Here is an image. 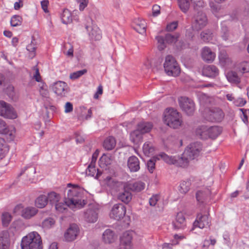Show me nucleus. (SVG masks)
Instances as JSON below:
<instances>
[{
	"instance_id": "obj_37",
	"label": "nucleus",
	"mask_w": 249,
	"mask_h": 249,
	"mask_svg": "<svg viewBox=\"0 0 249 249\" xmlns=\"http://www.w3.org/2000/svg\"><path fill=\"white\" fill-rule=\"evenodd\" d=\"M179 34L176 33L174 35L167 33L165 35V40L167 44H171L177 42L179 37Z\"/></svg>"
},
{
	"instance_id": "obj_50",
	"label": "nucleus",
	"mask_w": 249,
	"mask_h": 249,
	"mask_svg": "<svg viewBox=\"0 0 249 249\" xmlns=\"http://www.w3.org/2000/svg\"><path fill=\"white\" fill-rule=\"evenodd\" d=\"M98 210L95 208L88 209L85 212L87 218H97Z\"/></svg>"
},
{
	"instance_id": "obj_44",
	"label": "nucleus",
	"mask_w": 249,
	"mask_h": 249,
	"mask_svg": "<svg viewBox=\"0 0 249 249\" xmlns=\"http://www.w3.org/2000/svg\"><path fill=\"white\" fill-rule=\"evenodd\" d=\"M22 22V18L19 15L13 16L10 20V24L12 26L17 27L21 24Z\"/></svg>"
},
{
	"instance_id": "obj_46",
	"label": "nucleus",
	"mask_w": 249,
	"mask_h": 249,
	"mask_svg": "<svg viewBox=\"0 0 249 249\" xmlns=\"http://www.w3.org/2000/svg\"><path fill=\"white\" fill-rule=\"evenodd\" d=\"M156 39L158 41V47L159 50L160 51L164 50L166 47V43L165 40V36L163 37L161 36H158L156 37Z\"/></svg>"
},
{
	"instance_id": "obj_16",
	"label": "nucleus",
	"mask_w": 249,
	"mask_h": 249,
	"mask_svg": "<svg viewBox=\"0 0 249 249\" xmlns=\"http://www.w3.org/2000/svg\"><path fill=\"white\" fill-rule=\"evenodd\" d=\"M140 162L139 159L135 156H131L127 161V166L131 172H136L140 169Z\"/></svg>"
},
{
	"instance_id": "obj_51",
	"label": "nucleus",
	"mask_w": 249,
	"mask_h": 249,
	"mask_svg": "<svg viewBox=\"0 0 249 249\" xmlns=\"http://www.w3.org/2000/svg\"><path fill=\"white\" fill-rule=\"evenodd\" d=\"M210 215L208 209L206 207H203L200 212L197 213L196 218H208Z\"/></svg>"
},
{
	"instance_id": "obj_23",
	"label": "nucleus",
	"mask_w": 249,
	"mask_h": 249,
	"mask_svg": "<svg viewBox=\"0 0 249 249\" xmlns=\"http://www.w3.org/2000/svg\"><path fill=\"white\" fill-rule=\"evenodd\" d=\"M143 134L137 129L130 133V140L134 144L138 145L142 141Z\"/></svg>"
},
{
	"instance_id": "obj_21",
	"label": "nucleus",
	"mask_w": 249,
	"mask_h": 249,
	"mask_svg": "<svg viewBox=\"0 0 249 249\" xmlns=\"http://www.w3.org/2000/svg\"><path fill=\"white\" fill-rule=\"evenodd\" d=\"M127 190L133 192H140L145 188V183L141 181L129 183L125 184Z\"/></svg>"
},
{
	"instance_id": "obj_24",
	"label": "nucleus",
	"mask_w": 249,
	"mask_h": 249,
	"mask_svg": "<svg viewBox=\"0 0 249 249\" xmlns=\"http://www.w3.org/2000/svg\"><path fill=\"white\" fill-rule=\"evenodd\" d=\"M153 127V124L148 122H142L138 124L137 128L143 135L150 131Z\"/></svg>"
},
{
	"instance_id": "obj_14",
	"label": "nucleus",
	"mask_w": 249,
	"mask_h": 249,
	"mask_svg": "<svg viewBox=\"0 0 249 249\" xmlns=\"http://www.w3.org/2000/svg\"><path fill=\"white\" fill-rule=\"evenodd\" d=\"M134 232L128 231L124 232L120 237V244L124 247L125 249H130L132 246V240Z\"/></svg>"
},
{
	"instance_id": "obj_36",
	"label": "nucleus",
	"mask_w": 249,
	"mask_h": 249,
	"mask_svg": "<svg viewBox=\"0 0 249 249\" xmlns=\"http://www.w3.org/2000/svg\"><path fill=\"white\" fill-rule=\"evenodd\" d=\"M227 77L228 81L231 83L238 84L241 82L240 77L235 71H231L228 72Z\"/></svg>"
},
{
	"instance_id": "obj_27",
	"label": "nucleus",
	"mask_w": 249,
	"mask_h": 249,
	"mask_svg": "<svg viewBox=\"0 0 249 249\" xmlns=\"http://www.w3.org/2000/svg\"><path fill=\"white\" fill-rule=\"evenodd\" d=\"M103 239L105 243L110 244L114 242V232L110 229L106 230L103 234Z\"/></svg>"
},
{
	"instance_id": "obj_63",
	"label": "nucleus",
	"mask_w": 249,
	"mask_h": 249,
	"mask_svg": "<svg viewBox=\"0 0 249 249\" xmlns=\"http://www.w3.org/2000/svg\"><path fill=\"white\" fill-rule=\"evenodd\" d=\"M159 196L158 195L153 196L149 200V203L150 206H154L157 203L159 200Z\"/></svg>"
},
{
	"instance_id": "obj_43",
	"label": "nucleus",
	"mask_w": 249,
	"mask_h": 249,
	"mask_svg": "<svg viewBox=\"0 0 249 249\" xmlns=\"http://www.w3.org/2000/svg\"><path fill=\"white\" fill-rule=\"evenodd\" d=\"M178 3L180 10L184 13H186L189 10L190 3L188 0H178Z\"/></svg>"
},
{
	"instance_id": "obj_19",
	"label": "nucleus",
	"mask_w": 249,
	"mask_h": 249,
	"mask_svg": "<svg viewBox=\"0 0 249 249\" xmlns=\"http://www.w3.org/2000/svg\"><path fill=\"white\" fill-rule=\"evenodd\" d=\"M203 75L208 77L214 78L219 74V70L214 65H209L204 67L202 70Z\"/></svg>"
},
{
	"instance_id": "obj_10",
	"label": "nucleus",
	"mask_w": 249,
	"mask_h": 249,
	"mask_svg": "<svg viewBox=\"0 0 249 249\" xmlns=\"http://www.w3.org/2000/svg\"><path fill=\"white\" fill-rule=\"evenodd\" d=\"M0 115L8 119H15L17 117L13 107L3 101H0Z\"/></svg>"
},
{
	"instance_id": "obj_22",
	"label": "nucleus",
	"mask_w": 249,
	"mask_h": 249,
	"mask_svg": "<svg viewBox=\"0 0 249 249\" xmlns=\"http://www.w3.org/2000/svg\"><path fill=\"white\" fill-rule=\"evenodd\" d=\"M201 56L204 61L211 62L214 59L215 55V53L211 51L210 48L205 47L202 50Z\"/></svg>"
},
{
	"instance_id": "obj_17",
	"label": "nucleus",
	"mask_w": 249,
	"mask_h": 249,
	"mask_svg": "<svg viewBox=\"0 0 249 249\" xmlns=\"http://www.w3.org/2000/svg\"><path fill=\"white\" fill-rule=\"evenodd\" d=\"M132 26L133 28L139 34H143L146 32V22L142 19L140 18L135 19Z\"/></svg>"
},
{
	"instance_id": "obj_15",
	"label": "nucleus",
	"mask_w": 249,
	"mask_h": 249,
	"mask_svg": "<svg viewBox=\"0 0 249 249\" xmlns=\"http://www.w3.org/2000/svg\"><path fill=\"white\" fill-rule=\"evenodd\" d=\"M126 213V207L121 203L115 204L111 210V214L116 218H124Z\"/></svg>"
},
{
	"instance_id": "obj_45",
	"label": "nucleus",
	"mask_w": 249,
	"mask_h": 249,
	"mask_svg": "<svg viewBox=\"0 0 249 249\" xmlns=\"http://www.w3.org/2000/svg\"><path fill=\"white\" fill-rule=\"evenodd\" d=\"M34 41H35V39L33 38L31 43L26 46V49L30 53V56L32 58H33L36 55V44L34 43Z\"/></svg>"
},
{
	"instance_id": "obj_6",
	"label": "nucleus",
	"mask_w": 249,
	"mask_h": 249,
	"mask_svg": "<svg viewBox=\"0 0 249 249\" xmlns=\"http://www.w3.org/2000/svg\"><path fill=\"white\" fill-rule=\"evenodd\" d=\"M207 23L208 18L206 14L199 10L193 17L192 27L194 30L198 31L204 28Z\"/></svg>"
},
{
	"instance_id": "obj_29",
	"label": "nucleus",
	"mask_w": 249,
	"mask_h": 249,
	"mask_svg": "<svg viewBox=\"0 0 249 249\" xmlns=\"http://www.w3.org/2000/svg\"><path fill=\"white\" fill-rule=\"evenodd\" d=\"M116 142L114 137L109 136L103 142V147L107 150L113 149L116 146Z\"/></svg>"
},
{
	"instance_id": "obj_20",
	"label": "nucleus",
	"mask_w": 249,
	"mask_h": 249,
	"mask_svg": "<svg viewBox=\"0 0 249 249\" xmlns=\"http://www.w3.org/2000/svg\"><path fill=\"white\" fill-rule=\"evenodd\" d=\"M10 236L7 231H2L0 234V249H9Z\"/></svg>"
},
{
	"instance_id": "obj_53",
	"label": "nucleus",
	"mask_w": 249,
	"mask_h": 249,
	"mask_svg": "<svg viewBox=\"0 0 249 249\" xmlns=\"http://www.w3.org/2000/svg\"><path fill=\"white\" fill-rule=\"evenodd\" d=\"M205 226V222L203 219H196V220L193 223V228L192 230H194L196 228L203 229Z\"/></svg>"
},
{
	"instance_id": "obj_57",
	"label": "nucleus",
	"mask_w": 249,
	"mask_h": 249,
	"mask_svg": "<svg viewBox=\"0 0 249 249\" xmlns=\"http://www.w3.org/2000/svg\"><path fill=\"white\" fill-rule=\"evenodd\" d=\"M239 69L243 73L249 72V61H243L240 64Z\"/></svg>"
},
{
	"instance_id": "obj_7",
	"label": "nucleus",
	"mask_w": 249,
	"mask_h": 249,
	"mask_svg": "<svg viewBox=\"0 0 249 249\" xmlns=\"http://www.w3.org/2000/svg\"><path fill=\"white\" fill-rule=\"evenodd\" d=\"M202 149V145L200 142H195L190 144L185 149L184 155L190 160L195 159L199 155Z\"/></svg>"
},
{
	"instance_id": "obj_2",
	"label": "nucleus",
	"mask_w": 249,
	"mask_h": 249,
	"mask_svg": "<svg viewBox=\"0 0 249 249\" xmlns=\"http://www.w3.org/2000/svg\"><path fill=\"white\" fill-rule=\"evenodd\" d=\"M21 247V249H43L40 235L36 231L29 233L22 238Z\"/></svg>"
},
{
	"instance_id": "obj_64",
	"label": "nucleus",
	"mask_w": 249,
	"mask_h": 249,
	"mask_svg": "<svg viewBox=\"0 0 249 249\" xmlns=\"http://www.w3.org/2000/svg\"><path fill=\"white\" fill-rule=\"evenodd\" d=\"M211 8L212 12L216 14L218 13L221 9V6L217 4L213 3L211 4Z\"/></svg>"
},
{
	"instance_id": "obj_59",
	"label": "nucleus",
	"mask_w": 249,
	"mask_h": 249,
	"mask_svg": "<svg viewBox=\"0 0 249 249\" xmlns=\"http://www.w3.org/2000/svg\"><path fill=\"white\" fill-rule=\"evenodd\" d=\"M178 26V21H174L168 24L166 27V30L168 32H172L176 30Z\"/></svg>"
},
{
	"instance_id": "obj_5",
	"label": "nucleus",
	"mask_w": 249,
	"mask_h": 249,
	"mask_svg": "<svg viewBox=\"0 0 249 249\" xmlns=\"http://www.w3.org/2000/svg\"><path fill=\"white\" fill-rule=\"evenodd\" d=\"M160 156L168 164L182 168H186L189 165L190 160L184 155V153L181 156H169L164 153L160 154Z\"/></svg>"
},
{
	"instance_id": "obj_30",
	"label": "nucleus",
	"mask_w": 249,
	"mask_h": 249,
	"mask_svg": "<svg viewBox=\"0 0 249 249\" xmlns=\"http://www.w3.org/2000/svg\"><path fill=\"white\" fill-rule=\"evenodd\" d=\"M222 132V128L217 126L208 127L209 138L212 139H216Z\"/></svg>"
},
{
	"instance_id": "obj_52",
	"label": "nucleus",
	"mask_w": 249,
	"mask_h": 249,
	"mask_svg": "<svg viewBox=\"0 0 249 249\" xmlns=\"http://www.w3.org/2000/svg\"><path fill=\"white\" fill-rule=\"evenodd\" d=\"M96 172V169L95 168V164L90 163L86 170L87 175L91 177H94Z\"/></svg>"
},
{
	"instance_id": "obj_32",
	"label": "nucleus",
	"mask_w": 249,
	"mask_h": 249,
	"mask_svg": "<svg viewBox=\"0 0 249 249\" xmlns=\"http://www.w3.org/2000/svg\"><path fill=\"white\" fill-rule=\"evenodd\" d=\"M47 196L44 195H41L35 200V205L38 208H43L48 204Z\"/></svg>"
},
{
	"instance_id": "obj_35",
	"label": "nucleus",
	"mask_w": 249,
	"mask_h": 249,
	"mask_svg": "<svg viewBox=\"0 0 249 249\" xmlns=\"http://www.w3.org/2000/svg\"><path fill=\"white\" fill-rule=\"evenodd\" d=\"M61 18L62 22L64 24H67L72 21L71 12L68 9L63 10Z\"/></svg>"
},
{
	"instance_id": "obj_31",
	"label": "nucleus",
	"mask_w": 249,
	"mask_h": 249,
	"mask_svg": "<svg viewBox=\"0 0 249 249\" xmlns=\"http://www.w3.org/2000/svg\"><path fill=\"white\" fill-rule=\"evenodd\" d=\"M24 227V224L22 221L20 219H17L12 223L10 229L14 233L23 230Z\"/></svg>"
},
{
	"instance_id": "obj_56",
	"label": "nucleus",
	"mask_w": 249,
	"mask_h": 249,
	"mask_svg": "<svg viewBox=\"0 0 249 249\" xmlns=\"http://www.w3.org/2000/svg\"><path fill=\"white\" fill-rule=\"evenodd\" d=\"M54 205L56 210L59 213H63L66 209H67V207L68 206L65 202V203H63L62 202H59V201L56 203Z\"/></svg>"
},
{
	"instance_id": "obj_58",
	"label": "nucleus",
	"mask_w": 249,
	"mask_h": 249,
	"mask_svg": "<svg viewBox=\"0 0 249 249\" xmlns=\"http://www.w3.org/2000/svg\"><path fill=\"white\" fill-rule=\"evenodd\" d=\"M247 103L245 99L241 97L235 98L233 101V104L236 107H243Z\"/></svg>"
},
{
	"instance_id": "obj_61",
	"label": "nucleus",
	"mask_w": 249,
	"mask_h": 249,
	"mask_svg": "<svg viewBox=\"0 0 249 249\" xmlns=\"http://www.w3.org/2000/svg\"><path fill=\"white\" fill-rule=\"evenodd\" d=\"M193 29H188L186 30L185 36L186 38L190 40H192L194 37Z\"/></svg>"
},
{
	"instance_id": "obj_4",
	"label": "nucleus",
	"mask_w": 249,
	"mask_h": 249,
	"mask_svg": "<svg viewBox=\"0 0 249 249\" xmlns=\"http://www.w3.org/2000/svg\"><path fill=\"white\" fill-rule=\"evenodd\" d=\"M166 73L169 76H178L180 73L179 66L175 58L171 55L165 57L163 64Z\"/></svg>"
},
{
	"instance_id": "obj_33",
	"label": "nucleus",
	"mask_w": 249,
	"mask_h": 249,
	"mask_svg": "<svg viewBox=\"0 0 249 249\" xmlns=\"http://www.w3.org/2000/svg\"><path fill=\"white\" fill-rule=\"evenodd\" d=\"M38 212V210L34 207H27L25 208L23 218H31L34 216Z\"/></svg>"
},
{
	"instance_id": "obj_12",
	"label": "nucleus",
	"mask_w": 249,
	"mask_h": 249,
	"mask_svg": "<svg viewBox=\"0 0 249 249\" xmlns=\"http://www.w3.org/2000/svg\"><path fill=\"white\" fill-rule=\"evenodd\" d=\"M79 232V229L76 224H71L64 234L65 241L72 242L76 239Z\"/></svg>"
},
{
	"instance_id": "obj_60",
	"label": "nucleus",
	"mask_w": 249,
	"mask_h": 249,
	"mask_svg": "<svg viewBox=\"0 0 249 249\" xmlns=\"http://www.w3.org/2000/svg\"><path fill=\"white\" fill-rule=\"evenodd\" d=\"M240 110L242 112V116H241L242 121L246 124H248V112H249V109H246L244 108H240Z\"/></svg>"
},
{
	"instance_id": "obj_39",
	"label": "nucleus",
	"mask_w": 249,
	"mask_h": 249,
	"mask_svg": "<svg viewBox=\"0 0 249 249\" xmlns=\"http://www.w3.org/2000/svg\"><path fill=\"white\" fill-rule=\"evenodd\" d=\"M201 38L205 42H208L213 38V33L209 29L202 31L200 34Z\"/></svg>"
},
{
	"instance_id": "obj_38",
	"label": "nucleus",
	"mask_w": 249,
	"mask_h": 249,
	"mask_svg": "<svg viewBox=\"0 0 249 249\" xmlns=\"http://www.w3.org/2000/svg\"><path fill=\"white\" fill-rule=\"evenodd\" d=\"M9 149L3 139H0V160H2L8 152Z\"/></svg>"
},
{
	"instance_id": "obj_41",
	"label": "nucleus",
	"mask_w": 249,
	"mask_h": 249,
	"mask_svg": "<svg viewBox=\"0 0 249 249\" xmlns=\"http://www.w3.org/2000/svg\"><path fill=\"white\" fill-rule=\"evenodd\" d=\"M142 149L144 154L148 155L149 154H152L155 151V147L150 142H147L144 143Z\"/></svg>"
},
{
	"instance_id": "obj_13",
	"label": "nucleus",
	"mask_w": 249,
	"mask_h": 249,
	"mask_svg": "<svg viewBox=\"0 0 249 249\" xmlns=\"http://www.w3.org/2000/svg\"><path fill=\"white\" fill-rule=\"evenodd\" d=\"M52 89L58 96L64 97L68 92V87L66 82L59 81L52 85Z\"/></svg>"
},
{
	"instance_id": "obj_3",
	"label": "nucleus",
	"mask_w": 249,
	"mask_h": 249,
	"mask_svg": "<svg viewBox=\"0 0 249 249\" xmlns=\"http://www.w3.org/2000/svg\"><path fill=\"white\" fill-rule=\"evenodd\" d=\"M166 110L168 111L163 118L164 123L171 128H178L182 123L181 114L172 108Z\"/></svg>"
},
{
	"instance_id": "obj_40",
	"label": "nucleus",
	"mask_w": 249,
	"mask_h": 249,
	"mask_svg": "<svg viewBox=\"0 0 249 249\" xmlns=\"http://www.w3.org/2000/svg\"><path fill=\"white\" fill-rule=\"evenodd\" d=\"M55 223L54 219H44L39 226L44 229H49L53 228Z\"/></svg>"
},
{
	"instance_id": "obj_62",
	"label": "nucleus",
	"mask_w": 249,
	"mask_h": 249,
	"mask_svg": "<svg viewBox=\"0 0 249 249\" xmlns=\"http://www.w3.org/2000/svg\"><path fill=\"white\" fill-rule=\"evenodd\" d=\"M47 87L45 83H43L42 85L40 87V93L42 96L46 97L48 95V91L45 88Z\"/></svg>"
},
{
	"instance_id": "obj_49",
	"label": "nucleus",
	"mask_w": 249,
	"mask_h": 249,
	"mask_svg": "<svg viewBox=\"0 0 249 249\" xmlns=\"http://www.w3.org/2000/svg\"><path fill=\"white\" fill-rule=\"evenodd\" d=\"M230 35V33L228 27L225 25H222L221 36L222 39L225 41H227L229 38Z\"/></svg>"
},
{
	"instance_id": "obj_55",
	"label": "nucleus",
	"mask_w": 249,
	"mask_h": 249,
	"mask_svg": "<svg viewBox=\"0 0 249 249\" xmlns=\"http://www.w3.org/2000/svg\"><path fill=\"white\" fill-rule=\"evenodd\" d=\"M156 162V160L155 158H152L148 160L147 162V167L148 171L152 173L154 171V170L155 168V163Z\"/></svg>"
},
{
	"instance_id": "obj_26",
	"label": "nucleus",
	"mask_w": 249,
	"mask_h": 249,
	"mask_svg": "<svg viewBox=\"0 0 249 249\" xmlns=\"http://www.w3.org/2000/svg\"><path fill=\"white\" fill-rule=\"evenodd\" d=\"M85 28L89 33V36L92 39L98 40L102 38L101 34L99 30H94V29L88 25H85Z\"/></svg>"
},
{
	"instance_id": "obj_54",
	"label": "nucleus",
	"mask_w": 249,
	"mask_h": 249,
	"mask_svg": "<svg viewBox=\"0 0 249 249\" xmlns=\"http://www.w3.org/2000/svg\"><path fill=\"white\" fill-rule=\"evenodd\" d=\"M190 184L189 181H182L180 184V191L183 193H186L190 189Z\"/></svg>"
},
{
	"instance_id": "obj_47",
	"label": "nucleus",
	"mask_w": 249,
	"mask_h": 249,
	"mask_svg": "<svg viewBox=\"0 0 249 249\" xmlns=\"http://www.w3.org/2000/svg\"><path fill=\"white\" fill-rule=\"evenodd\" d=\"M25 208L21 204H18L14 208L13 213L15 216H21L23 217V213Z\"/></svg>"
},
{
	"instance_id": "obj_18",
	"label": "nucleus",
	"mask_w": 249,
	"mask_h": 249,
	"mask_svg": "<svg viewBox=\"0 0 249 249\" xmlns=\"http://www.w3.org/2000/svg\"><path fill=\"white\" fill-rule=\"evenodd\" d=\"M129 190H127L126 185L124 186L123 191L118 195V199L122 202L128 204L132 199V195Z\"/></svg>"
},
{
	"instance_id": "obj_34",
	"label": "nucleus",
	"mask_w": 249,
	"mask_h": 249,
	"mask_svg": "<svg viewBox=\"0 0 249 249\" xmlns=\"http://www.w3.org/2000/svg\"><path fill=\"white\" fill-rule=\"evenodd\" d=\"M47 196L48 202L52 205H54L56 203L58 202L60 199V195L54 192L49 193Z\"/></svg>"
},
{
	"instance_id": "obj_42",
	"label": "nucleus",
	"mask_w": 249,
	"mask_h": 249,
	"mask_svg": "<svg viewBox=\"0 0 249 249\" xmlns=\"http://www.w3.org/2000/svg\"><path fill=\"white\" fill-rule=\"evenodd\" d=\"M185 219H175L172 222L173 228L176 230L183 229L185 226Z\"/></svg>"
},
{
	"instance_id": "obj_11",
	"label": "nucleus",
	"mask_w": 249,
	"mask_h": 249,
	"mask_svg": "<svg viewBox=\"0 0 249 249\" xmlns=\"http://www.w3.org/2000/svg\"><path fill=\"white\" fill-rule=\"evenodd\" d=\"M15 128H9L5 121L0 119V134L4 135L8 142L13 141L15 137Z\"/></svg>"
},
{
	"instance_id": "obj_28",
	"label": "nucleus",
	"mask_w": 249,
	"mask_h": 249,
	"mask_svg": "<svg viewBox=\"0 0 249 249\" xmlns=\"http://www.w3.org/2000/svg\"><path fill=\"white\" fill-rule=\"evenodd\" d=\"M210 193L207 191H198L196 193V197L197 201L200 203H204L209 198Z\"/></svg>"
},
{
	"instance_id": "obj_9",
	"label": "nucleus",
	"mask_w": 249,
	"mask_h": 249,
	"mask_svg": "<svg viewBox=\"0 0 249 249\" xmlns=\"http://www.w3.org/2000/svg\"><path fill=\"white\" fill-rule=\"evenodd\" d=\"M224 116L225 114L221 108L214 107L209 109L204 117L209 122L219 123L223 120Z\"/></svg>"
},
{
	"instance_id": "obj_8",
	"label": "nucleus",
	"mask_w": 249,
	"mask_h": 249,
	"mask_svg": "<svg viewBox=\"0 0 249 249\" xmlns=\"http://www.w3.org/2000/svg\"><path fill=\"white\" fill-rule=\"evenodd\" d=\"M179 105L181 109L188 116H192L195 111V104L191 99L181 97L178 99Z\"/></svg>"
},
{
	"instance_id": "obj_48",
	"label": "nucleus",
	"mask_w": 249,
	"mask_h": 249,
	"mask_svg": "<svg viewBox=\"0 0 249 249\" xmlns=\"http://www.w3.org/2000/svg\"><path fill=\"white\" fill-rule=\"evenodd\" d=\"M87 72V70L86 69L78 71L71 73L70 75V78L72 80H76L81 77L83 75L86 74Z\"/></svg>"
},
{
	"instance_id": "obj_1",
	"label": "nucleus",
	"mask_w": 249,
	"mask_h": 249,
	"mask_svg": "<svg viewBox=\"0 0 249 249\" xmlns=\"http://www.w3.org/2000/svg\"><path fill=\"white\" fill-rule=\"evenodd\" d=\"M70 186H73V188L68 190L67 196L65 197L66 204L69 207L73 206L78 209L83 208L87 204V201L81 200L82 194L76 189L78 186L68 184V187Z\"/></svg>"
},
{
	"instance_id": "obj_25",
	"label": "nucleus",
	"mask_w": 249,
	"mask_h": 249,
	"mask_svg": "<svg viewBox=\"0 0 249 249\" xmlns=\"http://www.w3.org/2000/svg\"><path fill=\"white\" fill-rule=\"evenodd\" d=\"M208 127L206 125H201L196 129V136L200 139L203 140L208 139L209 138Z\"/></svg>"
}]
</instances>
